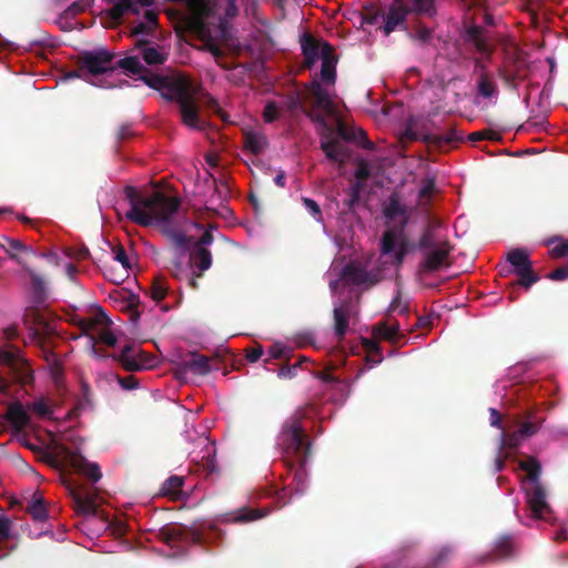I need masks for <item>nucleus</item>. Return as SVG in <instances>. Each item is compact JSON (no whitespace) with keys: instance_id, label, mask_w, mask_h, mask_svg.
<instances>
[{"instance_id":"nucleus-1","label":"nucleus","mask_w":568,"mask_h":568,"mask_svg":"<svg viewBox=\"0 0 568 568\" xmlns=\"http://www.w3.org/2000/svg\"><path fill=\"white\" fill-rule=\"evenodd\" d=\"M144 84L156 90L164 99L175 100L179 104L183 123L192 129H203L200 116L203 105L214 106L215 100L203 92L189 78L175 72L151 73L144 69Z\"/></svg>"},{"instance_id":"nucleus-2","label":"nucleus","mask_w":568,"mask_h":568,"mask_svg":"<svg viewBox=\"0 0 568 568\" xmlns=\"http://www.w3.org/2000/svg\"><path fill=\"white\" fill-rule=\"evenodd\" d=\"M301 47L305 57L306 65L312 68L321 62L320 80L314 79L307 88V95L313 99L314 106L326 113H333V99L331 88L336 80L337 60L333 47L326 41L314 39L310 34H303Z\"/></svg>"},{"instance_id":"nucleus-3","label":"nucleus","mask_w":568,"mask_h":568,"mask_svg":"<svg viewBox=\"0 0 568 568\" xmlns=\"http://www.w3.org/2000/svg\"><path fill=\"white\" fill-rule=\"evenodd\" d=\"M388 227L381 240V261L384 265L398 268L415 245L405 234L408 221L407 207L397 195L389 196L384 207Z\"/></svg>"},{"instance_id":"nucleus-4","label":"nucleus","mask_w":568,"mask_h":568,"mask_svg":"<svg viewBox=\"0 0 568 568\" xmlns=\"http://www.w3.org/2000/svg\"><path fill=\"white\" fill-rule=\"evenodd\" d=\"M305 436L296 416L287 419L283 430L278 436V445L282 449V456L288 467L300 466L295 473L294 480L296 489L302 493L305 479L304 464L306 463L308 446L304 442Z\"/></svg>"},{"instance_id":"nucleus-5","label":"nucleus","mask_w":568,"mask_h":568,"mask_svg":"<svg viewBox=\"0 0 568 568\" xmlns=\"http://www.w3.org/2000/svg\"><path fill=\"white\" fill-rule=\"evenodd\" d=\"M418 250L422 253L419 273L429 274L448 266L450 245L438 226L429 225L423 233Z\"/></svg>"},{"instance_id":"nucleus-6","label":"nucleus","mask_w":568,"mask_h":568,"mask_svg":"<svg viewBox=\"0 0 568 568\" xmlns=\"http://www.w3.org/2000/svg\"><path fill=\"white\" fill-rule=\"evenodd\" d=\"M519 468L526 473L521 480V489L526 495V503L536 519H547L550 513L546 500V493L539 483L540 466L535 458L519 462Z\"/></svg>"},{"instance_id":"nucleus-7","label":"nucleus","mask_w":568,"mask_h":568,"mask_svg":"<svg viewBox=\"0 0 568 568\" xmlns=\"http://www.w3.org/2000/svg\"><path fill=\"white\" fill-rule=\"evenodd\" d=\"M180 201L168 190L151 184L148 191L144 186V225L156 222L165 226L178 212Z\"/></svg>"},{"instance_id":"nucleus-8","label":"nucleus","mask_w":568,"mask_h":568,"mask_svg":"<svg viewBox=\"0 0 568 568\" xmlns=\"http://www.w3.org/2000/svg\"><path fill=\"white\" fill-rule=\"evenodd\" d=\"M0 364L8 368L10 379L0 375V394H8L11 382L26 385L33 379L32 371L19 349L0 348Z\"/></svg>"},{"instance_id":"nucleus-9","label":"nucleus","mask_w":568,"mask_h":568,"mask_svg":"<svg viewBox=\"0 0 568 568\" xmlns=\"http://www.w3.org/2000/svg\"><path fill=\"white\" fill-rule=\"evenodd\" d=\"M53 453H48L44 457L45 462L52 466H59V457H62L64 460L69 462L71 466L79 469L89 479L92 481H98L102 474L100 471V467L95 463H89L84 457L71 450L68 446L63 444H54Z\"/></svg>"},{"instance_id":"nucleus-10","label":"nucleus","mask_w":568,"mask_h":568,"mask_svg":"<svg viewBox=\"0 0 568 568\" xmlns=\"http://www.w3.org/2000/svg\"><path fill=\"white\" fill-rule=\"evenodd\" d=\"M337 262L334 261L328 272V284L332 292H335L339 284H368L378 280L376 276L371 277L365 270L355 263L345 265L341 271H337Z\"/></svg>"},{"instance_id":"nucleus-11","label":"nucleus","mask_w":568,"mask_h":568,"mask_svg":"<svg viewBox=\"0 0 568 568\" xmlns=\"http://www.w3.org/2000/svg\"><path fill=\"white\" fill-rule=\"evenodd\" d=\"M115 53L106 49L84 51L79 57L80 71H87L92 75L104 74L114 71L113 59Z\"/></svg>"},{"instance_id":"nucleus-12","label":"nucleus","mask_w":568,"mask_h":568,"mask_svg":"<svg viewBox=\"0 0 568 568\" xmlns=\"http://www.w3.org/2000/svg\"><path fill=\"white\" fill-rule=\"evenodd\" d=\"M175 242L180 246H195V252L192 254V262L199 267L200 271H206L211 267L212 257L210 251L205 247L213 242V236L210 231H204L202 236L193 242V235H184L182 233H175L174 235Z\"/></svg>"},{"instance_id":"nucleus-13","label":"nucleus","mask_w":568,"mask_h":568,"mask_svg":"<svg viewBox=\"0 0 568 568\" xmlns=\"http://www.w3.org/2000/svg\"><path fill=\"white\" fill-rule=\"evenodd\" d=\"M302 110L303 101L298 95L287 98L282 97L265 103L263 120L266 123H272L276 120L285 118L286 115H293Z\"/></svg>"},{"instance_id":"nucleus-14","label":"nucleus","mask_w":568,"mask_h":568,"mask_svg":"<svg viewBox=\"0 0 568 568\" xmlns=\"http://www.w3.org/2000/svg\"><path fill=\"white\" fill-rule=\"evenodd\" d=\"M508 261L515 267L516 274L519 276V284L528 288L537 281L534 275L529 255L525 250H514L508 253Z\"/></svg>"},{"instance_id":"nucleus-15","label":"nucleus","mask_w":568,"mask_h":568,"mask_svg":"<svg viewBox=\"0 0 568 568\" xmlns=\"http://www.w3.org/2000/svg\"><path fill=\"white\" fill-rule=\"evenodd\" d=\"M194 448L189 452L191 460L195 464H203L207 468H212L214 464L215 447L209 437L203 433L194 440Z\"/></svg>"},{"instance_id":"nucleus-16","label":"nucleus","mask_w":568,"mask_h":568,"mask_svg":"<svg viewBox=\"0 0 568 568\" xmlns=\"http://www.w3.org/2000/svg\"><path fill=\"white\" fill-rule=\"evenodd\" d=\"M122 367L128 372H136L142 369V347L141 344L135 346L130 343L123 346L121 353L116 357Z\"/></svg>"},{"instance_id":"nucleus-17","label":"nucleus","mask_w":568,"mask_h":568,"mask_svg":"<svg viewBox=\"0 0 568 568\" xmlns=\"http://www.w3.org/2000/svg\"><path fill=\"white\" fill-rule=\"evenodd\" d=\"M73 508L80 515L84 516H97L98 515V506L95 503V495L90 494L83 489H74L71 493Z\"/></svg>"},{"instance_id":"nucleus-18","label":"nucleus","mask_w":568,"mask_h":568,"mask_svg":"<svg viewBox=\"0 0 568 568\" xmlns=\"http://www.w3.org/2000/svg\"><path fill=\"white\" fill-rule=\"evenodd\" d=\"M400 140L405 141H433L434 136L427 130L426 123L418 119H409L400 135Z\"/></svg>"},{"instance_id":"nucleus-19","label":"nucleus","mask_w":568,"mask_h":568,"mask_svg":"<svg viewBox=\"0 0 568 568\" xmlns=\"http://www.w3.org/2000/svg\"><path fill=\"white\" fill-rule=\"evenodd\" d=\"M408 8L402 0H395L385 16L384 32L389 34L402 24L408 13Z\"/></svg>"},{"instance_id":"nucleus-20","label":"nucleus","mask_w":568,"mask_h":568,"mask_svg":"<svg viewBox=\"0 0 568 568\" xmlns=\"http://www.w3.org/2000/svg\"><path fill=\"white\" fill-rule=\"evenodd\" d=\"M18 264L22 266L30 277L34 301L37 303H42L47 298V282L44 277L31 268L26 260H18Z\"/></svg>"},{"instance_id":"nucleus-21","label":"nucleus","mask_w":568,"mask_h":568,"mask_svg":"<svg viewBox=\"0 0 568 568\" xmlns=\"http://www.w3.org/2000/svg\"><path fill=\"white\" fill-rule=\"evenodd\" d=\"M125 200L130 205L126 217L142 225V193L134 186H126L124 190Z\"/></svg>"},{"instance_id":"nucleus-22","label":"nucleus","mask_w":568,"mask_h":568,"mask_svg":"<svg viewBox=\"0 0 568 568\" xmlns=\"http://www.w3.org/2000/svg\"><path fill=\"white\" fill-rule=\"evenodd\" d=\"M537 429V424L532 422H526L520 426L518 432L511 434L510 436H506L505 433H501V447L517 448L524 438L532 436Z\"/></svg>"},{"instance_id":"nucleus-23","label":"nucleus","mask_w":568,"mask_h":568,"mask_svg":"<svg viewBox=\"0 0 568 568\" xmlns=\"http://www.w3.org/2000/svg\"><path fill=\"white\" fill-rule=\"evenodd\" d=\"M111 324L112 321L109 318L103 308L99 307L93 317L80 321L79 327L83 335L90 336L94 335V332L98 331V326H101V328H108Z\"/></svg>"},{"instance_id":"nucleus-24","label":"nucleus","mask_w":568,"mask_h":568,"mask_svg":"<svg viewBox=\"0 0 568 568\" xmlns=\"http://www.w3.org/2000/svg\"><path fill=\"white\" fill-rule=\"evenodd\" d=\"M6 417L17 430L23 429L30 423V416L19 400L8 405Z\"/></svg>"},{"instance_id":"nucleus-25","label":"nucleus","mask_w":568,"mask_h":568,"mask_svg":"<svg viewBox=\"0 0 568 568\" xmlns=\"http://www.w3.org/2000/svg\"><path fill=\"white\" fill-rule=\"evenodd\" d=\"M2 240L4 243H0V248L4 250V252L10 256V258L16 261L17 263L18 260H24L19 255V253L36 255L31 246L26 245L18 239H10L3 236Z\"/></svg>"},{"instance_id":"nucleus-26","label":"nucleus","mask_w":568,"mask_h":568,"mask_svg":"<svg viewBox=\"0 0 568 568\" xmlns=\"http://www.w3.org/2000/svg\"><path fill=\"white\" fill-rule=\"evenodd\" d=\"M26 511L31 515L34 521L43 523L48 518V510L44 498L40 493H34L28 501Z\"/></svg>"},{"instance_id":"nucleus-27","label":"nucleus","mask_w":568,"mask_h":568,"mask_svg":"<svg viewBox=\"0 0 568 568\" xmlns=\"http://www.w3.org/2000/svg\"><path fill=\"white\" fill-rule=\"evenodd\" d=\"M168 58V51L163 45L144 39V63L162 64Z\"/></svg>"},{"instance_id":"nucleus-28","label":"nucleus","mask_w":568,"mask_h":568,"mask_svg":"<svg viewBox=\"0 0 568 568\" xmlns=\"http://www.w3.org/2000/svg\"><path fill=\"white\" fill-rule=\"evenodd\" d=\"M122 303H123L122 310L128 313L129 320L132 323H136L140 318V312H139L140 297H139V295H136L130 291H123Z\"/></svg>"},{"instance_id":"nucleus-29","label":"nucleus","mask_w":568,"mask_h":568,"mask_svg":"<svg viewBox=\"0 0 568 568\" xmlns=\"http://www.w3.org/2000/svg\"><path fill=\"white\" fill-rule=\"evenodd\" d=\"M244 143L248 151L258 154L266 148L267 139L262 132L250 130L244 133Z\"/></svg>"},{"instance_id":"nucleus-30","label":"nucleus","mask_w":568,"mask_h":568,"mask_svg":"<svg viewBox=\"0 0 568 568\" xmlns=\"http://www.w3.org/2000/svg\"><path fill=\"white\" fill-rule=\"evenodd\" d=\"M399 325L395 322L379 323L373 327V336L394 342L398 336Z\"/></svg>"},{"instance_id":"nucleus-31","label":"nucleus","mask_w":568,"mask_h":568,"mask_svg":"<svg viewBox=\"0 0 568 568\" xmlns=\"http://www.w3.org/2000/svg\"><path fill=\"white\" fill-rule=\"evenodd\" d=\"M322 149L328 159L339 163L344 162L347 156L343 145L337 140H323Z\"/></svg>"},{"instance_id":"nucleus-32","label":"nucleus","mask_w":568,"mask_h":568,"mask_svg":"<svg viewBox=\"0 0 568 568\" xmlns=\"http://www.w3.org/2000/svg\"><path fill=\"white\" fill-rule=\"evenodd\" d=\"M114 70L122 69L126 75H140L142 73V64L138 57L129 55L119 59L113 63Z\"/></svg>"},{"instance_id":"nucleus-33","label":"nucleus","mask_w":568,"mask_h":568,"mask_svg":"<svg viewBox=\"0 0 568 568\" xmlns=\"http://www.w3.org/2000/svg\"><path fill=\"white\" fill-rule=\"evenodd\" d=\"M348 316L349 311L345 305H335L334 307V322H335V333L342 337L345 335L348 328Z\"/></svg>"},{"instance_id":"nucleus-34","label":"nucleus","mask_w":568,"mask_h":568,"mask_svg":"<svg viewBox=\"0 0 568 568\" xmlns=\"http://www.w3.org/2000/svg\"><path fill=\"white\" fill-rule=\"evenodd\" d=\"M183 484L184 478L182 476H171L163 483L161 491L163 495L176 499L182 496Z\"/></svg>"},{"instance_id":"nucleus-35","label":"nucleus","mask_w":568,"mask_h":568,"mask_svg":"<svg viewBox=\"0 0 568 568\" xmlns=\"http://www.w3.org/2000/svg\"><path fill=\"white\" fill-rule=\"evenodd\" d=\"M186 368L197 375H206L211 371L210 359L206 356L193 354L185 363Z\"/></svg>"},{"instance_id":"nucleus-36","label":"nucleus","mask_w":568,"mask_h":568,"mask_svg":"<svg viewBox=\"0 0 568 568\" xmlns=\"http://www.w3.org/2000/svg\"><path fill=\"white\" fill-rule=\"evenodd\" d=\"M362 344L367 353V361L373 363L372 366L378 364L382 361V355L377 342L371 338H363Z\"/></svg>"},{"instance_id":"nucleus-37","label":"nucleus","mask_w":568,"mask_h":568,"mask_svg":"<svg viewBox=\"0 0 568 568\" xmlns=\"http://www.w3.org/2000/svg\"><path fill=\"white\" fill-rule=\"evenodd\" d=\"M435 194V181L434 179H426L423 181L418 192V203L420 206L427 205L430 199Z\"/></svg>"},{"instance_id":"nucleus-38","label":"nucleus","mask_w":568,"mask_h":568,"mask_svg":"<svg viewBox=\"0 0 568 568\" xmlns=\"http://www.w3.org/2000/svg\"><path fill=\"white\" fill-rule=\"evenodd\" d=\"M28 408L42 418L50 417L52 409L44 398H39L28 405Z\"/></svg>"},{"instance_id":"nucleus-39","label":"nucleus","mask_w":568,"mask_h":568,"mask_svg":"<svg viewBox=\"0 0 568 568\" xmlns=\"http://www.w3.org/2000/svg\"><path fill=\"white\" fill-rule=\"evenodd\" d=\"M268 513L267 509L264 511L257 509H241L234 517L235 521H250L264 517Z\"/></svg>"},{"instance_id":"nucleus-40","label":"nucleus","mask_w":568,"mask_h":568,"mask_svg":"<svg viewBox=\"0 0 568 568\" xmlns=\"http://www.w3.org/2000/svg\"><path fill=\"white\" fill-rule=\"evenodd\" d=\"M97 343L101 342L105 344L106 346L113 347L115 346L118 339L112 331H110V327L108 328H100L99 331L94 332Z\"/></svg>"},{"instance_id":"nucleus-41","label":"nucleus","mask_w":568,"mask_h":568,"mask_svg":"<svg viewBox=\"0 0 568 568\" xmlns=\"http://www.w3.org/2000/svg\"><path fill=\"white\" fill-rule=\"evenodd\" d=\"M408 10L419 14H430L434 10L433 0H412V7Z\"/></svg>"},{"instance_id":"nucleus-42","label":"nucleus","mask_w":568,"mask_h":568,"mask_svg":"<svg viewBox=\"0 0 568 568\" xmlns=\"http://www.w3.org/2000/svg\"><path fill=\"white\" fill-rule=\"evenodd\" d=\"M91 4V0H78L67 8L64 14L67 17H75L84 12Z\"/></svg>"},{"instance_id":"nucleus-43","label":"nucleus","mask_w":568,"mask_h":568,"mask_svg":"<svg viewBox=\"0 0 568 568\" xmlns=\"http://www.w3.org/2000/svg\"><path fill=\"white\" fill-rule=\"evenodd\" d=\"M478 92L484 98H493L496 93L494 83L486 77H481L478 82Z\"/></svg>"},{"instance_id":"nucleus-44","label":"nucleus","mask_w":568,"mask_h":568,"mask_svg":"<svg viewBox=\"0 0 568 568\" xmlns=\"http://www.w3.org/2000/svg\"><path fill=\"white\" fill-rule=\"evenodd\" d=\"M166 294V285L160 277L155 278L152 285L151 296L155 302H160Z\"/></svg>"},{"instance_id":"nucleus-45","label":"nucleus","mask_w":568,"mask_h":568,"mask_svg":"<svg viewBox=\"0 0 568 568\" xmlns=\"http://www.w3.org/2000/svg\"><path fill=\"white\" fill-rule=\"evenodd\" d=\"M112 252H113V258L115 261L120 262L125 271L131 268V263H130L129 256L122 245L113 246Z\"/></svg>"},{"instance_id":"nucleus-46","label":"nucleus","mask_w":568,"mask_h":568,"mask_svg":"<svg viewBox=\"0 0 568 568\" xmlns=\"http://www.w3.org/2000/svg\"><path fill=\"white\" fill-rule=\"evenodd\" d=\"M11 527L12 521L6 516H0V542L10 538Z\"/></svg>"},{"instance_id":"nucleus-47","label":"nucleus","mask_w":568,"mask_h":568,"mask_svg":"<svg viewBox=\"0 0 568 568\" xmlns=\"http://www.w3.org/2000/svg\"><path fill=\"white\" fill-rule=\"evenodd\" d=\"M118 383L125 390L136 389L140 386V382L133 375H129L125 377L118 376Z\"/></svg>"},{"instance_id":"nucleus-48","label":"nucleus","mask_w":568,"mask_h":568,"mask_svg":"<svg viewBox=\"0 0 568 568\" xmlns=\"http://www.w3.org/2000/svg\"><path fill=\"white\" fill-rule=\"evenodd\" d=\"M302 201H303V204H304L305 209L307 210V212L316 221H321L322 214H321V209H320L318 204L308 197H303Z\"/></svg>"},{"instance_id":"nucleus-49","label":"nucleus","mask_w":568,"mask_h":568,"mask_svg":"<svg viewBox=\"0 0 568 568\" xmlns=\"http://www.w3.org/2000/svg\"><path fill=\"white\" fill-rule=\"evenodd\" d=\"M549 254L554 258L568 256V240L560 241V243L550 250Z\"/></svg>"},{"instance_id":"nucleus-50","label":"nucleus","mask_w":568,"mask_h":568,"mask_svg":"<svg viewBox=\"0 0 568 568\" xmlns=\"http://www.w3.org/2000/svg\"><path fill=\"white\" fill-rule=\"evenodd\" d=\"M131 34L134 37L135 48H142V20H136L131 29Z\"/></svg>"},{"instance_id":"nucleus-51","label":"nucleus","mask_w":568,"mask_h":568,"mask_svg":"<svg viewBox=\"0 0 568 568\" xmlns=\"http://www.w3.org/2000/svg\"><path fill=\"white\" fill-rule=\"evenodd\" d=\"M89 343H90V355L97 358H104L108 357V354L105 351L97 347V338L95 335H90Z\"/></svg>"},{"instance_id":"nucleus-52","label":"nucleus","mask_w":568,"mask_h":568,"mask_svg":"<svg viewBox=\"0 0 568 568\" xmlns=\"http://www.w3.org/2000/svg\"><path fill=\"white\" fill-rule=\"evenodd\" d=\"M407 306L402 303V296L399 293L396 294V296L393 298V301L389 304L388 312H398L404 313L406 311Z\"/></svg>"},{"instance_id":"nucleus-53","label":"nucleus","mask_w":568,"mask_h":568,"mask_svg":"<svg viewBox=\"0 0 568 568\" xmlns=\"http://www.w3.org/2000/svg\"><path fill=\"white\" fill-rule=\"evenodd\" d=\"M548 277L552 281H564L568 278V266H561L552 271Z\"/></svg>"},{"instance_id":"nucleus-54","label":"nucleus","mask_w":568,"mask_h":568,"mask_svg":"<svg viewBox=\"0 0 568 568\" xmlns=\"http://www.w3.org/2000/svg\"><path fill=\"white\" fill-rule=\"evenodd\" d=\"M285 353V346L281 343H276L274 345H272L268 349V356L271 358H280L284 355Z\"/></svg>"},{"instance_id":"nucleus-55","label":"nucleus","mask_w":568,"mask_h":568,"mask_svg":"<svg viewBox=\"0 0 568 568\" xmlns=\"http://www.w3.org/2000/svg\"><path fill=\"white\" fill-rule=\"evenodd\" d=\"M133 135L131 124H122L118 130V139L124 141Z\"/></svg>"},{"instance_id":"nucleus-56","label":"nucleus","mask_w":568,"mask_h":568,"mask_svg":"<svg viewBox=\"0 0 568 568\" xmlns=\"http://www.w3.org/2000/svg\"><path fill=\"white\" fill-rule=\"evenodd\" d=\"M2 334L7 341H12L19 336L18 327L16 325H10L2 331Z\"/></svg>"},{"instance_id":"nucleus-57","label":"nucleus","mask_w":568,"mask_h":568,"mask_svg":"<svg viewBox=\"0 0 568 568\" xmlns=\"http://www.w3.org/2000/svg\"><path fill=\"white\" fill-rule=\"evenodd\" d=\"M263 355V348L261 346H257L255 348H252L247 352L246 357L251 363H255L261 358Z\"/></svg>"},{"instance_id":"nucleus-58","label":"nucleus","mask_w":568,"mask_h":568,"mask_svg":"<svg viewBox=\"0 0 568 568\" xmlns=\"http://www.w3.org/2000/svg\"><path fill=\"white\" fill-rule=\"evenodd\" d=\"M159 358L156 356H149L144 353V371L156 367Z\"/></svg>"},{"instance_id":"nucleus-59","label":"nucleus","mask_w":568,"mask_h":568,"mask_svg":"<svg viewBox=\"0 0 568 568\" xmlns=\"http://www.w3.org/2000/svg\"><path fill=\"white\" fill-rule=\"evenodd\" d=\"M490 425L494 427H500L501 418L499 413L495 408H490Z\"/></svg>"},{"instance_id":"nucleus-60","label":"nucleus","mask_w":568,"mask_h":568,"mask_svg":"<svg viewBox=\"0 0 568 568\" xmlns=\"http://www.w3.org/2000/svg\"><path fill=\"white\" fill-rule=\"evenodd\" d=\"M155 24V16L151 11H144V30Z\"/></svg>"},{"instance_id":"nucleus-61","label":"nucleus","mask_w":568,"mask_h":568,"mask_svg":"<svg viewBox=\"0 0 568 568\" xmlns=\"http://www.w3.org/2000/svg\"><path fill=\"white\" fill-rule=\"evenodd\" d=\"M369 174V170L367 168V165L361 163L356 170V176L359 179V180H363L365 178H367Z\"/></svg>"},{"instance_id":"nucleus-62","label":"nucleus","mask_w":568,"mask_h":568,"mask_svg":"<svg viewBox=\"0 0 568 568\" xmlns=\"http://www.w3.org/2000/svg\"><path fill=\"white\" fill-rule=\"evenodd\" d=\"M78 270H77V266L72 263H69L67 265V274L70 278H73L74 275L77 274Z\"/></svg>"},{"instance_id":"nucleus-63","label":"nucleus","mask_w":568,"mask_h":568,"mask_svg":"<svg viewBox=\"0 0 568 568\" xmlns=\"http://www.w3.org/2000/svg\"><path fill=\"white\" fill-rule=\"evenodd\" d=\"M469 138L473 141H479V140L487 138V134L485 132H474L470 134Z\"/></svg>"},{"instance_id":"nucleus-64","label":"nucleus","mask_w":568,"mask_h":568,"mask_svg":"<svg viewBox=\"0 0 568 568\" xmlns=\"http://www.w3.org/2000/svg\"><path fill=\"white\" fill-rule=\"evenodd\" d=\"M275 183L278 185V186H284L285 184V174L283 172L278 173L275 179H274Z\"/></svg>"}]
</instances>
